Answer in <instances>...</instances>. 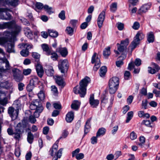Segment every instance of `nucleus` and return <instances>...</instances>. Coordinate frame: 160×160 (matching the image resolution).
<instances>
[{"instance_id": "nucleus-1", "label": "nucleus", "mask_w": 160, "mask_h": 160, "mask_svg": "<svg viewBox=\"0 0 160 160\" xmlns=\"http://www.w3.org/2000/svg\"><path fill=\"white\" fill-rule=\"evenodd\" d=\"M14 28V30L11 32L8 31L5 32L4 35L10 38L9 40L4 38L3 44L1 45L4 46L6 51L8 53L15 52L14 49V42L15 40V37L20 32L21 28L20 26L16 25L14 21L4 23L3 24H0V29Z\"/></svg>"}, {"instance_id": "nucleus-2", "label": "nucleus", "mask_w": 160, "mask_h": 160, "mask_svg": "<svg viewBox=\"0 0 160 160\" xmlns=\"http://www.w3.org/2000/svg\"><path fill=\"white\" fill-rule=\"evenodd\" d=\"M90 79L88 77H86L79 82V89L77 88L78 86L74 88L73 91L76 94H79L81 97H83L86 94V88L88 84L90 82Z\"/></svg>"}, {"instance_id": "nucleus-3", "label": "nucleus", "mask_w": 160, "mask_h": 160, "mask_svg": "<svg viewBox=\"0 0 160 160\" xmlns=\"http://www.w3.org/2000/svg\"><path fill=\"white\" fill-rule=\"evenodd\" d=\"M129 43L128 39L127 38L124 40L122 41L120 44L119 43L117 44V45L118 51L114 50V52L116 54L118 55L120 53L121 54V55L118 57L120 59H121L123 60L126 58L127 54V47Z\"/></svg>"}, {"instance_id": "nucleus-4", "label": "nucleus", "mask_w": 160, "mask_h": 160, "mask_svg": "<svg viewBox=\"0 0 160 160\" xmlns=\"http://www.w3.org/2000/svg\"><path fill=\"white\" fill-rule=\"evenodd\" d=\"M119 81L118 78L114 77L111 78L109 81V92L110 93H114L118 89Z\"/></svg>"}, {"instance_id": "nucleus-5", "label": "nucleus", "mask_w": 160, "mask_h": 160, "mask_svg": "<svg viewBox=\"0 0 160 160\" xmlns=\"http://www.w3.org/2000/svg\"><path fill=\"white\" fill-rule=\"evenodd\" d=\"M144 38V35L140 32H138L134 38L129 47V49L131 52L134 49L139 43V41Z\"/></svg>"}, {"instance_id": "nucleus-6", "label": "nucleus", "mask_w": 160, "mask_h": 160, "mask_svg": "<svg viewBox=\"0 0 160 160\" xmlns=\"http://www.w3.org/2000/svg\"><path fill=\"white\" fill-rule=\"evenodd\" d=\"M11 10L7 8H0V19L10 20L11 19V15L8 12Z\"/></svg>"}, {"instance_id": "nucleus-7", "label": "nucleus", "mask_w": 160, "mask_h": 160, "mask_svg": "<svg viewBox=\"0 0 160 160\" xmlns=\"http://www.w3.org/2000/svg\"><path fill=\"white\" fill-rule=\"evenodd\" d=\"M68 66V61L67 59L60 60L58 62V68L62 73H65L67 72Z\"/></svg>"}, {"instance_id": "nucleus-8", "label": "nucleus", "mask_w": 160, "mask_h": 160, "mask_svg": "<svg viewBox=\"0 0 160 160\" xmlns=\"http://www.w3.org/2000/svg\"><path fill=\"white\" fill-rule=\"evenodd\" d=\"M32 110H37L38 112H42L43 110V107L41 105L38 100H34L32 101L29 106Z\"/></svg>"}, {"instance_id": "nucleus-9", "label": "nucleus", "mask_w": 160, "mask_h": 160, "mask_svg": "<svg viewBox=\"0 0 160 160\" xmlns=\"http://www.w3.org/2000/svg\"><path fill=\"white\" fill-rule=\"evenodd\" d=\"M97 53H94L92 58L91 62L92 63H95L93 67V70L96 71L100 66V59L98 56H97Z\"/></svg>"}, {"instance_id": "nucleus-10", "label": "nucleus", "mask_w": 160, "mask_h": 160, "mask_svg": "<svg viewBox=\"0 0 160 160\" xmlns=\"http://www.w3.org/2000/svg\"><path fill=\"white\" fill-rule=\"evenodd\" d=\"M14 79L17 82L21 81L22 79L21 72L18 69L14 68L12 70Z\"/></svg>"}, {"instance_id": "nucleus-11", "label": "nucleus", "mask_w": 160, "mask_h": 160, "mask_svg": "<svg viewBox=\"0 0 160 160\" xmlns=\"http://www.w3.org/2000/svg\"><path fill=\"white\" fill-rule=\"evenodd\" d=\"M105 17V10H103L99 14L97 19V24L100 29L102 27Z\"/></svg>"}, {"instance_id": "nucleus-12", "label": "nucleus", "mask_w": 160, "mask_h": 160, "mask_svg": "<svg viewBox=\"0 0 160 160\" xmlns=\"http://www.w3.org/2000/svg\"><path fill=\"white\" fill-rule=\"evenodd\" d=\"M89 102L92 107L96 108L99 103V101L98 99H95L94 94H92L90 96Z\"/></svg>"}, {"instance_id": "nucleus-13", "label": "nucleus", "mask_w": 160, "mask_h": 160, "mask_svg": "<svg viewBox=\"0 0 160 160\" xmlns=\"http://www.w3.org/2000/svg\"><path fill=\"white\" fill-rule=\"evenodd\" d=\"M18 112L19 110L18 109L14 110V108L12 107H9L8 110V113L10 117L14 119L17 118L18 115Z\"/></svg>"}, {"instance_id": "nucleus-14", "label": "nucleus", "mask_w": 160, "mask_h": 160, "mask_svg": "<svg viewBox=\"0 0 160 160\" xmlns=\"http://www.w3.org/2000/svg\"><path fill=\"white\" fill-rule=\"evenodd\" d=\"M58 140H57L49 151V154L52 156L55 155L56 156L55 157H57V153L58 152V151L57 152V149L58 147Z\"/></svg>"}, {"instance_id": "nucleus-15", "label": "nucleus", "mask_w": 160, "mask_h": 160, "mask_svg": "<svg viewBox=\"0 0 160 160\" xmlns=\"http://www.w3.org/2000/svg\"><path fill=\"white\" fill-rule=\"evenodd\" d=\"M151 4L148 3L142 5L138 11V13L141 14L142 13L146 12L150 8L151 6Z\"/></svg>"}, {"instance_id": "nucleus-16", "label": "nucleus", "mask_w": 160, "mask_h": 160, "mask_svg": "<svg viewBox=\"0 0 160 160\" xmlns=\"http://www.w3.org/2000/svg\"><path fill=\"white\" fill-rule=\"evenodd\" d=\"M36 68L38 75L41 78L43 74L44 70L42 67L39 62H38L36 66Z\"/></svg>"}, {"instance_id": "nucleus-17", "label": "nucleus", "mask_w": 160, "mask_h": 160, "mask_svg": "<svg viewBox=\"0 0 160 160\" xmlns=\"http://www.w3.org/2000/svg\"><path fill=\"white\" fill-rule=\"evenodd\" d=\"M54 78L57 83L59 86L63 87L65 84L62 77L59 76H55Z\"/></svg>"}, {"instance_id": "nucleus-18", "label": "nucleus", "mask_w": 160, "mask_h": 160, "mask_svg": "<svg viewBox=\"0 0 160 160\" xmlns=\"http://www.w3.org/2000/svg\"><path fill=\"white\" fill-rule=\"evenodd\" d=\"M41 46L43 51L46 52V54L48 55H50L52 51L51 48L46 44H42Z\"/></svg>"}, {"instance_id": "nucleus-19", "label": "nucleus", "mask_w": 160, "mask_h": 160, "mask_svg": "<svg viewBox=\"0 0 160 160\" xmlns=\"http://www.w3.org/2000/svg\"><path fill=\"white\" fill-rule=\"evenodd\" d=\"M74 118V113L72 112H68L66 115V120L68 122H71Z\"/></svg>"}, {"instance_id": "nucleus-20", "label": "nucleus", "mask_w": 160, "mask_h": 160, "mask_svg": "<svg viewBox=\"0 0 160 160\" xmlns=\"http://www.w3.org/2000/svg\"><path fill=\"white\" fill-rule=\"evenodd\" d=\"M80 104V102L78 101L75 100L71 104V108L75 110H77L79 108Z\"/></svg>"}, {"instance_id": "nucleus-21", "label": "nucleus", "mask_w": 160, "mask_h": 160, "mask_svg": "<svg viewBox=\"0 0 160 160\" xmlns=\"http://www.w3.org/2000/svg\"><path fill=\"white\" fill-rule=\"evenodd\" d=\"M147 40L149 43L153 42L154 40V36L153 33L150 32L147 33Z\"/></svg>"}, {"instance_id": "nucleus-22", "label": "nucleus", "mask_w": 160, "mask_h": 160, "mask_svg": "<svg viewBox=\"0 0 160 160\" xmlns=\"http://www.w3.org/2000/svg\"><path fill=\"white\" fill-rule=\"evenodd\" d=\"M57 51H58L63 57H66L68 53L67 49L65 48H59L57 49Z\"/></svg>"}, {"instance_id": "nucleus-23", "label": "nucleus", "mask_w": 160, "mask_h": 160, "mask_svg": "<svg viewBox=\"0 0 160 160\" xmlns=\"http://www.w3.org/2000/svg\"><path fill=\"white\" fill-rule=\"evenodd\" d=\"M46 74L49 76H53L54 73V70L52 66H49L45 70Z\"/></svg>"}, {"instance_id": "nucleus-24", "label": "nucleus", "mask_w": 160, "mask_h": 160, "mask_svg": "<svg viewBox=\"0 0 160 160\" xmlns=\"http://www.w3.org/2000/svg\"><path fill=\"white\" fill-rule=\"evenodd\" d=\"M91 119H90L87 120L86 122V124L84 128V133L85 134H87L89 131L90 128V122Z\"/></svg>"}, {"instance_id": "nucleus-25", "label": "nucleus", "mask_w": 160, "mask_h": 160, "mask_svg": "<svg viewBox=\"0 0 160 160\" xmlns=\"http://www.w3.org/2000/svg\"><path fill=\"white\" fill-rule=\"evenodd\" d=\"M106 132V129L103 128H99L97 132L96 135L97 137H99L101 136L104 135Z\"/></svg>"}, {"instance_id": "nucleus-26", "label": "nucleus", "mask_w": 160, "mask_h": 160, "mask_svg": "<svg viewBox=\"0 0 160 160\" xmlns=\"http://www.w3.org/2000/svg\"><path fill=\"white\" fill-rule=\"evenodd\" d=\"M3 87L7 89H12L13 88L12 84V83H9L8 81H6L2 83Z\"/></svg>"}, {"instance_id": "nucleus-27", "label": "nucleus", "mask_w": 160, "mask_h": 160, "mask_svg": "<svg viewBox=\"0 0 160 160\" xmlns=\"http://www.w3.org/2000/svg\"><path fill=\"white\" fill-rule=\"evenodd\" d=\"M1 0H0V1ZM6 4L12 6H16L18 5V0H5Z\"/></svg>"}, {"instance_id": "nucleus-28", "label": "nucleus", "mask_w": 160, "mask_h": 160, "mask_svg": "<svg viewBox=\"0 0 160 160\" xmlns=\"http://www.w3.org/2000/svg\"><path fill=\"white\" fill-rule=\"evenodd\" d=\"M48 32L50 36L53 38H56L58 35V32L53 30L48 29Z\"/></svg>"}, {"instance_id": "nucleus-29", "label": "nucleus", "mask_w": 160, "mask_h": 160, "mask_svg": "<svg viewBox=\"0 0 160 160\" xmlns=\"http://www.w3.org/2000/svg\"><path fill=\"white\" fill-rule=\"evenodd\" d=\"M18 47L19 48H25V49L28 50L29 49L32 48L33 46L32 44L23 43L19 45Z\"/></svg>"}, {"instance_id": "nucleus-30", "label": "nucleus", "mask_w": 160, "mask_h": 160, "mask_svg": "<svg viewBox=\"0 0 160 160\" xmlns=\"http://www.w3.org/2000/svg\"><path fill=\"white\" fill-rule=\"evenodd\" d=\"M107 71V68L106 66L101 67L100 69L99 74L101 77H104L106 74Z\"/></svg>"}, {"instance_id": "nucleus-31", "label": "nucleus", "mask_w": 160, "mask_h": 160, "mask_svg": "<svg viewBox=\"0 0 160 160\" xmlns=\"http://www.w3.org/2000/svg\"><path fill=\"white\" fill-rule=\"evenodd\" d=\"M44 8L45 11L49 14H51L54 12V11L52 8L47 5H45L44 6Z\"/></svg>"}, {"instance_id": "nucleus-32", "label": "nucleus", "mask_w": 160, "mask_h": 160, "mask_svg": "<svg viewBox=\"0 0 160 160\" xmlns=\"http://www.w3.org/2000/svg\"><path fill=\"white\" fill-rule=\"evenodd\" d=\"M38 82V78L36 76L32 77V79L30 80L29 83L30 84L33 85L34 86L37 84Z\"/></svg>"}, {"instance_id": "nucleus-33", "label": "nucleus", "mask_w": 160, "mask_h": 160, "mask_svg": "<svg viewBox=\"0 0 160 160\" xmlns=\"http://www.w3.org/2000/svg\"><path fill=\"white\" fill-rule=\"evenodd\" d=\"M38 98L42 101L44 100L45 92L43 90H41L38 93Z\"/></svg>"}, {"instance_id": "nucleus-34", "label": "nucleus", "mask_w": 160, "mask_h": 160, "mask_svg": "<svg viewBox=\"0 0 160 160\" xmlns=\"http://www.w3.org/2000/svg\"><path fill=\"white\" fill-rule=\"evenodd\" d=\"M34 138L33 135L31 132L28 133L27 137V140L28 142L30 143H32L33 141Z\"/></svg>"}, {"instance_id": "nucleus-35", "label": "nucleus", "mask_w": 160, "mask_h": 160, "mask_svg": "<svg viewBox=\"0 0 160 160\" xmlns=\"http://www.w3.org/2000/svg\"><path fill=\"white\" fill-rule=\"evenodd\" d=\"M103 53L104 57L107 58L110 54V48L108 47L106 48L103 51Z\"/></svg>"}, {"instance_id": "nucleus-36", "label": "nucleus", "mask_w": 160, "mask_h": 160, "mask_svg": "<svg viewBox=\"0 0 160 160\" xmlns=\"http://www.w3.org/2000/svg\"><path fill=\"white\" fill-rule=\"evenodd\" d=\"M133 113L132 111H130L127 113V117L126 120V122L128 123L131 120L133 117Z\"/></svg>"}, {"instance_id": "nucleus-37", "label": "nucleus", "mask_w": 160, "mask_h": 160, "mask_svg": "<svg viewBox=\"0 0 160 160\" xmlns=\"http://www.w3.org/2000/svg\"><path fill=\"white\" fill-rule=\"evenodd\" d=\"M152 122L150 120H144L142 122V124L145 125L147 127L152 128V126L151 125Z\"/></svg>"}, {"instance_id": "nucleus-38", "label": "nucleus", "mask_w": 160, "mask_h": 160, "mask_svg": "<svg viewBox=\"0 0 160 160\" xmlns=\"http://www.w3.org/2000/svg\"><path fill=\"white\" fill-rule=\"evenodd\" d=\"M34 87L35 86H34L32 85V84H30V83H29L27 85V90L29 92H31ZM30 93H29V96H30Z\"/></svg>"}, {"instance_id": "nucleus-39", "label": "nucleus", "mask_w": 160, "mask_h": 160, "mask_svg": "<svg viewBox=\"0 0 160 160\" xmlns=\"http://www.w3.org/2000/svg\"><path fill=\"white\" fill-rule=\"evenodd\" d=\"M20 54L21 55L24 57H26L28 56L29 54L28 50L27 49H22L20 52Z\"/></svg>"}, {"instance_id": "nucleus-40", "label": "nucleus", "mask_w": 160, "mask_h": 160, "mask_svg": "<svg viewBox=\"0 0 160 160\" xmlns=\"http://www.w3.org/2000/svg\"><path fill=\"white\" fill-rule=\"evenodd\" d=\"M3 63L5 64V70H8L10 69V68L9 62L6 58H4V61L3 62Z\"/></svg>"}, {"instance_id": "nucleus-41", "label": "nucleus", "mask_w": 160, "mask_h": 160, "mask_svg": "<svg viewBox=\"0 0 160 160\" xmlns=\"http://www.w3.org/2000/svg\"><path fill=\"white\" fill-rule=\"evenodd\" d=\"M62 149H60L57 153V157H54L52 160H58V158H60L62 155Z\"/></svg>"}, {"instance_id": "nucleus-42", "label": "nucleus", "mask_w": 160, "mask_h": 160, "mask_svg": "<svg viewBox=\"0 0 160 160\" xmlns=\"http://www.w3.org/2000/svg\"><path fill=\"white\" fill-rule=\"evenodd\" d=\"M51 58L53 60H56L58 58V55L55 52H53L52 50L51 51L50 55Z\"/></svg>"}, {"instance_id": "nucleus-43", "label": "nucleus", "mask_w": 160, "mask_h": 160, "mask_svg": "<svg viewBox=\"0 0 160 160\" xmlns=\"http://www.w3.org/2000/svg\"><path fill=\"white\" fill-rule=\"evenodd\" d=\"M14 138L16 139L19 140L20 138L21 131L20 130L18 131L17 132H14Z\"/></svg>"}, {"instance_id": "nucleus-44", "label": "nucleus", "mask_w": 160, "mask_h": 160, "mask_svg": "<svg viewBox=\"0 0 160 160\" xmlns=\"http://www.w3.org/2000/svg\"><path fill=\"white\" fill-rule=\"evenodd\" d=\"M130 138L132 140H133L136 139L137 136V134L134 131H132L130 134Z\"/></svg>"}, {"instance_id": "nucleus-45", "label": "nucleus", "mask_w": 160, "mask_h": 160, "mask_svg": "<svg viewBox=\"0 0 160 160\" xmlns=\"http://www.w3.org/2000/svg\"><path fill=\"white\" fill-rule=\"evenodd\" d=\"M59 17L62 20H64L65 19V12L62 11L58 15Z\"/></svg>"}, {"instance_id": "nucleus-46", "label": "nucleus", "mask_w": 160, "mask_h": 160, "mask_svg": "<svg viewBox=\"0 0 160 160\" xmlns=\"http://www.w3.org/2000/svg\"><path fill=\"white\" fill-rule=\"evenodd\" d=\"M110 10L112 12H114L117 9V4L116 3H112L110 6Z\"/></svg>"}, {"instance_id": "nucleus-47", "label": "nucleus", "mask_w": 160, "mask_h": 160, "mask_svg": "<svg viewBox=\"0 0 160 160\" xmlns=\"http://www.w3.org/2000/svg\"><path fill=\"white\" fill-rule=\"evenodd\" d=\"M66 31L68 34L72 35L73 33V30L72 28L68 27L67 28Z\"/></svg>"}, {"instance_id": "nucleus-48", "label": "nucleus", "mask_w": 160, "mask_h": 160, "mask_svg": "<svg viewBox=\"0 0 160 160\" xmlns=\"http://www.w3.org/2000/svg\"><path fill=\"white\" fill-rule=\"evenodd\" d=\"M116 25L118 29L119 30H122L124 28V24L120 22H118Z\"/></svg>"}, {"instance_id": "nucleus-49", "label": "nucleus", "mask_w": 160, "mask_h": 160, "mask_svg": "<svg viewBox=\"0 0 160 160\" xmlns=\"http://www.w3.org/2000/svg\"><path fill=\"white\" fill-rule=\"evenodd\" d=\"M32 57L38 61L40 58V55L38 53L36 52H34L32 53Z\"/></svg>"}, {"instance_id": "nucleus-50", "label": "nucleus", "mask_w": 160, "mask_h": 160, "mask_svg": "<svg viewBox=\"0 0 160 160\" xmlns=\"http://www.w3.org/2000/svg\"><path fill=\"white\" fill-rule=\"evenodd\" d=\"M98 137H97V135L95 137L93 136L91 138V143L92 144H95L97 143V141H98V139L97 138Z\"/></svg>"}, {"instance_id": "nucleus-51", "label": "nucleus", "mask_w": 160, "mask_h": 160, "mask_svg": "<svg viewBox=\"0 0 160 160\" xmlns=\"http://www.w3.org/2000/svg\"><path fill=\"white\" fill-rule=\"evenodd\" d=\"M51 90L52 93L55 95H56L58 94V91L57 87L54 86H52L51 87Z\"/></svg>"}, {"instance_id": "nucleus-52", "label": "nucleus", "mask_w": 160, "mask_h": 160, "mask_svg": "<svg viewBox=\"0 0 160 160\" xmlns=\"http://www.w3.org/2000/svg\"><path fill=\"white\" fill-rule=\"evenodd\" d=\"M35 118H36L33 115H31L29 116L28 119L30 122L32 123H34L36 121Z\"/></svg>"}, {"instance_id": "nucleus-53", "label": "nucleus", "mask_w": 160, "mask_h": 160, "mask_svg": "<svg viewBox=\"0 0 160 160\" xmlns=\"http://www.w3.org/2000/svg\"><path fill=\"white\" fill-rule=\"evenodd\" d=\"M140 26L139 23L138 22H135L132 27L135 30H137L139 28Z\"/></svg>"}, {"instance_id": "nucleus-54", "label": "nucleus", "mask_w": 160, "mask_h": 160, "mask_svg": "<svg viewBox=\"0 0 160 160\" xmlns=\"http://www.w3.org/2000/svg\"><path fill=\"white\" fill-rule=\"evenodd\" d=\"M31 72V70L30 69L28 68L24 69L23 71V73L25 75H27L29 74Z\"/></svg>"}, {"instance_id": "nucleus-55", "label": "nucleus", "mask_w": 160, "mask_h": 160, "mask_svg": "<svg viewBox=\"0 0 160 160\" xmlns=\"http://www.w3.org/2000/svg\"><path fill=\"white\" fill-rule=\"evenodd\" d=\"M35 6L38 9H41L42 8H44L43 5L42 3L40 2H37Z\"/></svg>"}, {"instance_id": "nucleus-56", "label": "nucleus", "mask_w": 160, "mask_h": 160, "mask_svg": "<svg viewBox=\"0 0 160 160\" xmlns=\"http://www.w3.org/2000/svg\"><path fill=\"white\" fill-rule=\"evenodd\" d=\"M25 85L22 82H19L18 84V88L19 91H22L23 90V88Z\"/></svg>"}, {"instance_id": "nucleus-57", "label": "nucleus", "mask_w": 160, "mask_h": 160, "mask_svg": "<svg viewBox=\"0 0 160 160\" xmlns=\"http://www.w3.org/2000/svg\"><path fill=\"white\" fill-rule=\"evenodd\" d=\"M134 63L137 66H140L141 64V60L139 58H136L135 60Z\"/></svg>"}, {"instance_id": "nucleus-58", "label": "nucleus", "mask_w": 160, "mask_h": 160, "mask_svg": "<svg viewBox=\"0 0 160 160\" xmlns=\"http://www.w3.org/2000/svg\"><path fill=\"white\" fill-rule=\"evenodd\" d=\"M53 106L56 109H60L61 108V105L59 103H53Z\"/></svg>"}, {"instance_id": "nucleus-59", "label": "nucleus", "mask_w": 160, "mask_h": 160, "mask_svg": "<svg viewBox=\"0 0 160 160\" xmlns=\"http://www.w3.org/2000/svg\"><path fill=\"white\" fill-rule=\"evenodd\" d=\"M84 157V155L83 153H81L76 156V158L77 160H80L83 158Z\"/></svg>"}, {"instance_id": "nucleus-60", "label": "nucleus", "mask_w": 160, "mask_h": 160, "mask_svg": "<svg viewBox=\"0 0 160 160\" xmlns=\"http://www.w3.org/2000/svg\"><path fill=\"white\" fill-rule=\"evenodd\" d=\"M80 152V149L79 148H77L74 151H73L72 152V157H73L76 156L78 155V153Z\"/></svg>"}, {"instance_id": "nucleus-61", "label": "nucleus", "mask_w": 160, "mask_h": 160, "mask_svg": "<svg viewBox=\"0 0 160 160\" xmlns=\"http://www.w3.org/2000/svg\"><path fill=\"white\" fill-rule=\"evenodd\" d=\"M118 58L120 60L116 62V65L118 67H120L121 65H123V62L122 61V60L121 59H120Z\"/></svg>"}, {"instance_id": "nucleus-62", "label": "nucleus", "mask_w": 160, "mask_h": 160, "mask_svg": "<svg viewBox=\"0 0 160 160\" xmlns=\"http://www.w3.org/2000/svg\"><path fill=\"white\" fill-rule=\"evenodd\" d=\"M133 99V97L131 96H129L127 99V102L128 104H130L132 101Z\"/></svg>"}, {"instance_id": "nucleus-63", "label": "nucleus", "mask_w": 160, "mask_h": 160, "mask_svg": "<svg viewBox=\"0 0 160 160\" xmlns=\"http://www.w3.org/2000/svg\"><path fill=\"white\" fill-rule=\"evenodd\" d=\"M130 76V73L128 71H126L124 73V78L126 80H128Z\"/></svg>"}, {"instance_id": "nucleus-64", "label": "nucleus", "mask_w": 160, "mask_h": 160, "mask_svg": "<svg viewBox=\"0 0 160 160\" xmlns=\"http://www.w3.org/2000/svg\"><path fill=\"white\" fill-rule=\"evenodd\" d=\"M153 93L155 94L156 97H160V92L156 89H154L152 91Z\"/></svg>"}]
</instances>
